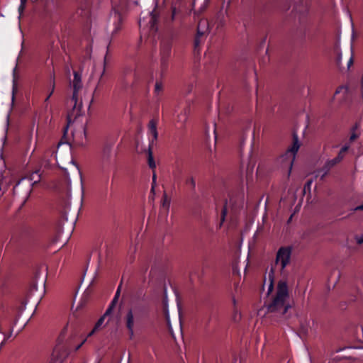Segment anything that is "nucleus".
<instances>
[{"instance_id": "f257e3e1", "label": "nucleus", "mask_w": 363, "mask_h": 363, "mask_svg": "<svg viewBox=\"0 0 363 363\" xmlns=\"http://www.w3.org/2000/svg\"><path fill=\"white\" fill-rule=\"evenodd\" d=\"M288 286L286 281H279L275 295L267 305V314L275 321L285 320L289 318L288 311L291 308L289 302Z\"/></svg>"}, {"instance_id": "f03ea898", "label": "nucleus", "mask_w": 363, "mask_h": 363, "mask_svg": "<svg viewBox=\"0 0 363 363\" xmlns=\"http://www.w3.org/2000/svg\"><path fill=\"white\" fill-rule=\"evenodd\" d=\"M72 86L74 89L73 94L68 101V106L71 107L72 109L69 111L67 113V124L64 128V135L67 133L69 125L72 121L81 115L82 104L81 101H78V91L82 86V82L81 75L77 72H74Z\"/></svg>"}, {"instance_id": "7ed1b4c3", "label": "nucleus", "mask_w": 363, "mask_h": 363, "mask_svg": "<svg viewBox=\"0 0 363 363\" xmlns=\"http://www.w3.org/2000/svg\"><path fill=\"white\" fill-rule=\"evenodd\" d=\"M299 147L300 143L298 142V136L294 134L291 147L289 148L286 152L280 157L279 160V162L281 168L286 169L288 176H289L291 174L294 162Z\"/></svg>"}, {"instance_id": "20e7f679", "label": "nucleus", "mask_w": 363, "mask_h": 363, "mask_svg": "<svg viewBox=\"0 0 363 363\" xmlns=\"http://www.w3.org/2000/svg\"><path fill=\"white\" fill-rule=\"evenodd\" d=\"M123 17L115 7L111 12L106 26V30L112 35L118 33L122 28Z\"/></svg>"}, {"instance_id": "39448f33", "label": "nucleus", "mask_w": 363, "mask_h": 363, "mask_svg": "<svg viewBox=\"0 0 363 363\" xmlns=\"http://www.w3.org/2000/svg\"><path fill=\"white\" fill-rule=\"evenodd\" d=\"M291 256V248L290 247H281L278 250L276 255L275 264L280 267L281 274L285 272L286 267L290 263Z\"/></svg>"}, {"instance_id": "423d86ee", "label": "nucleus", "mask_w": 363, "mask_h": 363, "mask_svg": "<svg viewBox=\"0 0 363 363\" xmlns=\"http://www.w3.org/2000/svg\"><path fill=\"white\" fill-rule=\"evenodd\" d=\"M140 308L135 306L128 310L124 317L125 326L128 330L130 338L134 335L135 320L137 318Z\"/></svg>"}, {"instance_id": "0eeeda50", "label": "nucleus", "mask_w": 363, "mask_h": 363, "mask_svg": "<svg viewBox=\"0 0 363 363\" xmlns=\"http://www.w3.org/2000/svg\"><path fill=\"white\" fill-rule=\"evenodd\" d=\"M158 16L157 14L155 12V10L150 11L146 17H143V18H140L139 20V26L141 27H147L150 30V32L155 33L157 30V23Z\"/></svg>"}, {"instance_id": "6e6552de", "label": "nucleus", "mask_w": 363, "mask_h": 363, "mask_svg": "<svg viewBox=\"0 0 363 363\" xmlns=\"http://www.w3.org/2000/svg\"><path fill=\"white\" fill-rule=\"evenodd\" d=\"M209 26L207 19L199 21L197 26L198 35H203L208 32Z\"/></svg>"}, {"instance_id": "1a4fd4ad", "label": "nucleus", "mask_w": 363, "mask_h": 363, "mask_svg": "<svg viewBox=\"0 0 363 363\" xmlns=\"http://www.w3.org/2000/svg\"><path fill=\"white\" fill-rule=\"evenodd\" d=\"M121 287V285L118 287L117 291L116 292V294H115L113 300L111 301L110 305L108 306V308L106 309V311L105 312V315H111V314L113 308H115V306L118 302V298L120 296Z\"/></svg>"}, {"instance_id": "9d476101", "label": "nucleus", "mask_w": 363, "mask_h": 363, "mask_svg": "<svg viewBox=\"0 0 363 363\" xmlns=\"http://www.w3.org/2000/svg\"><path fill=\"white\" fill-rule=\"evenodd\" d=\"M148 130L153 137V140H157L158 137L157 121L152 119L148 123Z\"/></svg>"}, {"instance_id": "9b49d317", "label": "nucleus", "mask_w": 363, "mask_h": 363, "mask_svg": "<svg viewBox=\"0 0 363 363\" xmlns=\"http://www.w3.org/2000/svg\"><path fill=\"white\" fill-rule=\"evenodd\" d=\"M108 315H105V313L98 320L96 323L95 324L94 328L91 330V332L88 334L87 337H91L103 325L105 318Z\"/></svg>"}, {"instance_id": "f8f14e48", "label": "nucleus", "mask_w": 363, "mask_h": 363, "mask_svg": "<svg viewBox=\"0 0 363 363\" xmlns=\"http://www.w3.org/2000/svg\"><path fill=\"white\" fill-rule=\"evenodd\" d=\"M40 174H39V171L38 170L32 172L26 179H28L30 182L31 185H34L35 184H37L40 182Z\"/></svg>"}, {"instance_id": "ddd939ff", "label": "nucleus", "mask_w": 363, "mask_h": 363, "mask_svg": "<svg viewBox=\"0 0 363 363\" xmlns=\"http://www.w3.org/2000/svg\"><path fill=\"white\" fill-rule=\"evenodd\" d=\"M163 304H164V314H165L166 320H167V325H168V327H169V330L171 334L172 335V336H174L172 330V326H171V324H170V320H169V311H168V305H167V298H164V299L163 301Z\"/></svg>"}, {"instance_id": "4468645a", "label": "nucleus", "mask_w": 363, "mask_h": 363, "mask_svg": "<svg viewBox=\"0 0 363 363\" xmlns=\"http://www.w3.org/2000/svg\"><path fill=\"white\" fill-rule=\"evenodd\" d=\"M189 113V109L185 108L178 115V121L181 123L182 125L185 124L187 121Z\"/></svg>"}, {"instance_id": "2eb2a0df", "label": "nucleus", "mask_w": 363, "mask_h": 363, "mask_svg": "<svg viewBox=\"0 0 363 363\" xmlns=\"http://www.w3.org/2000/svg\"><path fill=\"white\" fill-rule=\"evenodd\" d=\"M233 318L234 321H238L240 319V313L237 307V302L235 298H233Z\"/></svg>"}, {"instance_id": "dca6fc26", "label": "nucleus", "mask_w": 363, "mask_h": 363, "mask_svg": "<svg viewBox=\"0 0 363 363\" xmlns=\"http://www.w3.org/2000/svg\"><path fill=\"white\" fill-rule=\"evenodd\" d=\"M148 165L151 169H155L156 167V164L153 158L152 152L150 147L148 149Z\"/></svg>"}, {"instance_id": "f3484780", "label": "nucleus", "mask_w": 363, "mask_h": 363, "mask_svg": "<svg viewBox=\"0 0 363 363\" xmlns=\"http://www.w3.org/2000/svg\"><path fill=\"white\" fill-rule=\"evenodd\" d=\"M185 184L189 186L192 190H195L196 181L193 177H188L185 180Z\"/></svg>"}, {"instance_id": "a211bd4d", "label": "nucleus", "mask_w": 363, "mask_h": 363, "mask_svg": "<svg viewBox=\"0 0 363 363\" xmlns=\"http://www.w3.org/2000/svg\"><path fill=\"white\" fill-rule=\"evenodd\" d=\"M349 149V146L348 145H345L344 147H342L340 150V151L339 152L337 156L335 157L337 159V160L340 162L344 157V153L345 152H347Z\"/></svg>"}, {"instance_id": "6ab92c4d", "label": "nucleus", "mask_w": 363, "mask_h": 363, "mask_svg": "<svg viewBox=\"0 0 363 363\" xmlns=\"http://www.w3.org/2000/svg\"><path fill=\"white\" fill-rule=\"evenodd\" d=\"M349 149V146L348 145H345L344 147H342L340 150V151L339 152L337 156L335 157L337 159V160L340 162L344 157V153L345 152H347Z\"/></svg>"}, {"instance_id": "aec40b11", "label": "nucleus", "mask_w": 363, "mask_h": 363, "mask_svg": "<svg viewBox=\"0 0 363 363\" xmlns=\"http://www.w3.org/2000/svg\"><path fill=\"white\" fill-rule=\"evenodd\" d=\"M55 79H52L50 82V92L48 93V96L46 97V99H45V102H47L48 101L49 99L50 98V96L52 95V94L54 93V91H55Z\"/></svg>"}, {"instance_id": "412c9836", "label": "nucleus", "mask_w": 363, "mask_h": 363, "mask_svg": "<svg viewBox=\"0 0 363 363\" xmlns=\"http://www.w3.org/2000/svg\"><path fill=\"white\" fill-rule=\"evenodd\" d=\"M337 163H339V162L335 157L333 160L327 161L325 164V167L327 169V170H329L330 168H332L333 166H335Z\"/></svg>"}, {"instance_id": "4be33fe9", "label": "nucleus", "mask_w": 363, "mask_h": 363, "mask_svg": "<svg viewBox=\"0 0 363 363\" xmlns=\"http://www.w3.org/2000/svg\"><path fill=\"white\" fill-rule=\"evenodd\" d=\"M269 278L270 279V284L268 289V294L272 291L273 290V281H274V269H272L269 274Z\"/></svg>"}, {"instance_id": "5701e85b", "label": "nucleus", "mask_w": 363, "mask_h": 363, "mask_svg": "<svg viewBox=\"0 0 363 363\" xmlns=\"http://www.w3.org/2000/svg\"><path fill=\"white\" fill-rule=\"evenodd\" d=\"M162 206L163 207L166 208L167 211H169L170 201L168 199L167 196L166 194H164L162 197Z\"/></svg>"}, {"instance_id": "b1692460", "label": "nucleus", "mask_w": 363, "mask_h": 363, "mask_svg": "<svg viewBox=\"0 0 363 363\" xmlns=\"http://www.w3.org/2000/svg\"><path fill=\"white\" fill-rule=\"evenodd\" d=\"M336 54H337L336 63H337V66L340 67L341 65V62H342V54L340 53V52L337 48H336Z\"/></svg>"}, {"instance_id": "393cba45", "label": "nucleus", "mask_w": 363, "mask_h": 363, "mask_svg": "<svg viewBox=\"0 0 363 363\" xmlns=\"http://www.w3.org/2000/svg\"><path fill=\"white\" fill-rule=\"evenodd\" d=\"M162 90V84L160 82H157L155 85V92L159 94Z\"/></svg>"}, {"instance_id": "a878e982", "label": "nucleus", "mask_w": 363, "mask_h": 363, "mask_svg": "<svg viewBox=\"0 0 363 363\" xmlns=\"http://www.w3.org/2000/svg\"><path fill=\"white\" fill-rule=\"evenodd\" d=\"M26 1L27 0H21V4L18 7L20 14H21L25 9Z\"/></svg>"}, {"instance_id": "bb28decb", "label": "nucleus", "mask_w": 363, "mask_h": 363, "mask_svg": "<svg viewBox=\"0 0 363 363\" xmlns=\"http://www.w3.org/2000/svg\"><path fill=\"white\" fill-rule=\"evenodd\" d=\"M171 52V48L167 45V47L164 48L162 50V53L166 55L167 57L169 55Z\"/></svg>"}, {"instance_id": "cd10ccee", "label": "nucleus", "mask_w": 363, "mask_h": 363, "mask_svg": "<svg viewBox=\"0 0 363 363\" xmlns=\"http://www.w3.org/2000/svg\"><path fill=\"white\" fill-rule=\"evenodd\" d=\"M226 214H227V208H226V206H224L223 209L222 210V213H221V224L224 222Z\"/></svg>"}, {"instance_id": "c85d7f7f", "label": "nucleus", "mask_w": 363, "mask_h": 363, "mask_svg": "<svg viewBox=\"0 0 363 363\" xmlns=\"http://www.w3.org/2000/svg\"><path fill=\"white\" fill-rule=\"evenodd\" d=\"M355 240L358 244H362L363 243V234L360 235H356Z\"/></svg>"}, {"instance_id": "c756f323", "label": "nucleus", "mask_w": 363, "mask_h": 363, "mask_svg": "<svg viewBox=\"0 0 363 363\" xmlns=\"http://www.w3.org/2000/svg\"><path fill=\"white\" fill-rule=\"evenodd\" d=\"M201 36L202 35H198V34L196 35V37L195 40H194V46H195L196 48L197 47H199V45L200 44V38Z\"/></svg>"}, {"instance_id": "7c9ffc66", "label": "nucleus", "mask_w": 363, "mask_h": 363, "mask_svg": "<svg viewBox=\"0 0 363 363\" xmlns=\"http://www.w3.org/2000/svg\"><path fill=\"white\" fill-rule=\"evenodd\" d=\"M106 64V57H105L104 58V69H103V71H102V72L101 74L100 79H101L103 77V76L104 75V74H105Z\"/></svg>"}, {"instance_id": "2f4dec72", "label": "nucleus", "mask_w": 363, "mask_h": 363, "mask_svg": "<svg viewBox=\"0 0 363 363\" xmlns=\"http://www.w3.org/2000/svg\"><path fill=\"white\" fill-rule=\"evenodd\" d=\"M175 15H176V8H172V21L174 19Z\"/></svg>"}, {"instance_id": "473e14b6", "label": "nucleus", "mask_w": 363, "mask_h": 363, "mask_svg": "<svg viewBox=\"0 0 363 363\" xmlns=\"http://www.w3.org/2000/svg\"><path fill=\"white\" fill-rule=\"evenodd\" d=\"M41 165L43 166L44 167H47L49 166V162L47 160H43L42 161Z\"/></svg>"}, {"instance_id": "72a5a7b5", "label": "nucleus", "mask_w": 363, "mask_h": 363, "mask_svg": "<svg viewBox=\"0 0 363 363\" xmlns=\"http://www.w3.org/2000/svg\"><path fill=\"white\" fill-rule=\"evenodd\" d=\"M357 138V135L355 133H352L350 138V141H353Z\"/></svg>"}, {"instance_id": "f704fd0d", "label": "nucleus", "mask_w": 363, "mask_h": 363, "mask_svg": "<svg viewBox=\"0 0 363 363\" xmlns=\"http://www.w3.org/2000/svg\"><path fill=\"white\" fill-rule=\"evenodd\" d=\"M352 63H353V60H352V57H350V59H349V61L347 62L348 68H350V67L352 65Z\"/></svg>"}, {"instance_id": "c9c22d12", "label": "nucleus", "mask_w": 363, "mask_h": 363, "mask_svg": "<svg viewBox=\"0 0 363 363\" xmlns=\"http://www.w3.org/2000/svg\"><path fill=\"white\" fill-rule=\"evenodd\" d=\"M76 143L78 145H80V146H84V143L83 141H77V140H76Z\"/></svg>"}, {"instance_id": "e433bc0d", "label": "nucleus", "mask_w": 363, "mask_h": 363, "mask_svg": "<svg viewBox=\"0 0 363 363\" xmlns=\"http://www.w3.org/2000/svg\"><path fill=\"white\" fill-rule=\"evenodd\" d=\"M85 341H86V339H85V340H84L82 342V343H81L80 345H79L77 347L76 350H79V349L82 347V345L85 342Z\"/></svg>"}, {"instance_id": "4c0bfd02", "label": "nucleus", "mask_w": 363, "mask_h": 363, "mask_svg": "<svg viewBox=\"0 0 363 363\" xmlns=\"http://www.w3.org/2000/svg\"><path fill=\"white\" fill-rule=\"evenodd\" d=\"M80 134L86 137L85 130H84L83 132L80 133Z\"/></svg>"}, {"instance_id": "58836bf2", "label": "nucleus", "mask_w": 363, "mask_h": 363, "mask_svg": "<svg viewBox=\"0 0 363 363\" xmlns=\"http://www.w3.org/2000/svg\"><path fill=\"white\" fill-rule=\"evenodd\" d=\"M16 89V86L14 84L13 87V94L14 93Z\"/></svg>"}, {"instance_id": "ea45409f", "label": "nucleus", "mask_w": 363, "mask_h": 363, "mask_svg": "<svg viewBox=\"0 0 363 363\" xmlns=\"http://www.w3.org/2000/svg\"><path fill=\"white\" fill-rule=\"evenodd\" d=\"M152 179H153V182H155V179H156V175H155V174H153Z\"/></svg>"}, {"instance_id": "a19ab883", "label": "nucleus", "mask_w": 363, "mask_h": 363, "mask_svg": "<svg viewBox=\"0 0 363 363\" xmlns=\"http://www.w3.org/2000/svg\"><path fill=\"white\" fill-rule=\"evenodd\" d=\"M0 162L2 163L3 165H4V161L2 159H0Z\"/></svg>"}, {"instance_id": "79ce46f5", "label": "nucleus", "mask_w": 363, "mask_h": 363, "mask_svg": "<svg viewBox=\"0 0 363 363\" xmlns=\"http://www.w3.org/2000/svg\"><path fill=\"white\" fill-rule=\"evenodd\" d=\"M50 153L53 154L54 152H53V151H52V152L49 151V152H46V154H50Z\"/></svg>"}, {"instance_id": "37998d69", "label": "nucleus", "mask_w": 363, "mask_h": 363, "mask_svg": "<svg viewBox=\"0 0 363 363\" xmlns=\"http://www.w3.org/2000/svg\"><path fill=\"white\" fill-rule=\"evenodd\" d=\"M18 185L14 187V190H15V191H16V190H17V189H18Z\"/></svg>"}, {"instance_id": "c03bdc74", "label": "nucleus", "mask_w": 363, "mask_h": 363, "mask_svg": "<svg viewBox=\"0 0 363 363\" xmlns=\"http://www.w3.org/2000/svg\"><path fill=\"white\" fill-rule=\"evenodd\" d=\"M4 341L1 342V347L4 345Z\"/></svg>"}]
</instances>
